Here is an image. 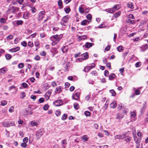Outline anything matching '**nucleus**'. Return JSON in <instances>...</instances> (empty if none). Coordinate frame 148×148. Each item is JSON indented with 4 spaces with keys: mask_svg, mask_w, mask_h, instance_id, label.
<instances>
[{
    "mask_svg": "<svg viewBox=\"0 0 148 148\" xmlns=\"http://www.w3.org/2000/svg\"><path fill=\"white\" fill-rule=\"evenodd\" d=\"M62 35L60 34L59 36L58 35L53 36L50 38V39L53 42L52 43V45H54L56 44H57L60 41V39L61 38Z\"/></svg>",
    "mask_w": 148,
    "mask_h": 148,
    "instance_id": "nucleus-1",
    "label": "nucleus"
},
{
    "mask_svg": "<svg viewBox=\"0 0 148 148\" xmlns=\"http://www.w3.org/2000/svg\"><path fill=\"white\" fill-rule=\"evenodd\" d=\"M127 133H124L122 134H120L115 136V138L116 139H123L126 137Z\"/></svg>",
    "mask_w": 148,
    "mask_h": 148,
    "instance_id": "nucleus-2",
    "label": "nucleus"
},
{
    "mask_svg": "<svg viewBox=\"0 0 148 148\" xmlns=\"http://www.w3.org/2000/svg\"><path fill=\"white\" fill-rule=\"evenodd\" d=\"M45 12L44 11L40 12L38 14V20L40 21L42 19L45 15Z\"/></svg>",
    "mask_w": 148,
    "mask_h": 148,
    "instance_id": "nucleus-3",
    "label": "nucleus"
},
{
    "mask_svg": "<svg viewBox=\"0 0 148 148\" xmlns=\"http://www.w3.org/2000/svg\"><path fill=\"white\" fill-rule=\"evenodd\" d=\"M52 90H49L45 93V98L47 101L49 99L50 96L52 93Z\"/></svg>",
    "mask_w": 148,
    "mask_h": 148,
    "instance_id": "nucleus-4",
    "label": "nucleus"
},
{
    "mask_svg": "<svg viewBox=\"0 0 148 148\" xmlns=\"http://www.w3.org/2000/svg\"><path fill=\"white\" fill-rule=\"evenodd\" d=\"M43 134V133L42 131L41 130H39L37 132L36 136L37 138L39 139Z\"/></svg>",
    "mask_w": 148,
    "mask_h": 148,
    "instance_id": "nucleus-5",
    "label": "nucleus"
},
{
    "mask_svg": "<svg viewBox=\"0 0 148 148\" xmlns=\"http://www.w3.org/2000/svg\"><path fill=\"white\" fill-rule=\"evenodd\" d=\"M62 101L60 100H58L55 101L53 102V104L56 106H60L62 103Z\"/></svg>",
    "mask_w": 148,
    "mask_h": 148,
    "instance_id": "nucleus-6",
    "label": "nucleus"
},
{
    "mask_svg": "<svg viewBox=\"0 0 148 148\" xmlns=\"http://www.w3.org/2000/svg\"><path fill=\"white\" fill-rule=\"evenodd\" d=\"M20 49L19 47H16L13 48L9 50V51L12 52H15L18 51Z\"/></svg>",
    "mask_w": 148,
    "mask_h": 148,
    "instance_id": "nucleus-7",
    "label": "nucleus"
},
{
    "mask_svg": "<svg viewBox=\"0 0 148 148\" xmlns=\"http://www.w3.org/2000/svg\"><path fill=\"white\" fill-rule=\"evenodd\" d=\"M79 93L76 92L75 94L73 95L72 98L73 99L75 100H78L79 99Z\"/></svg>",
    "mask_w": 148,
    "mask_h": 148,
    "instance_id": "nucleus-8",
    "label": "nucleus"
},
{
    "mask_svg": "<svg viewBox=\"0 0 148 148\" xmlns=\"http://www.w3.org/2000/svg\"><path fill=\"white\" fill-rule=\"evenodd\" d=\"M82 59H86L88 57V56L87 53H86L81 55Z\"/></svg>",
    "mask_w": 148,
    "mask_h": 148,
    "instance_id": "nucleus-9",
    "label": "nucleus"
},
{
    "mask_svg": "<svg viewBox=\"0 0 148 148\" xmlns=\"http://www.w3.org/2000/svg\"><path fill=\"white\" fill-rule=\"evenodd\" d=\"M68 16L66 15V16H64L62 18V20L61 21H64L65 23H66V22L68 21Z\"/></svg>",
    "mask_w": 148,
    "mask_h": 148,
    "instance_id": "nucleus-10",
    "label": "nucleus"
},
{
    "mask_svg": "<svg viewBox=\"0 0 148 148\" xmlns=\"http://www.w3.org/2000/svg\"><path fill=\"white\" fill-rule=\"evenodd\" d=\"M127 5L128 7L133 9L134 8V7L133 3H132L130 2L127 4Z\"/></svg>",
    "mask_w": 148,
    "mask_h": 148,
    "instance_id": "nucleus-11",
    "label": "nucleus"
},
{
    "mask_svg": "<svg viewBox=\"0 0 148 148\" xmlns=\"http://www.w3.org/2000/svg\"><path fill=\"white\" fill-rule=\"evenodd\" d=\"M7 71L6 68H3L0 69V73H5Z\"/></svg>",
    "mask_w": 148,
    "mask_h": 148,
    "instance_id": "nucleus-12",
    "label": "nucleus"
},
{
    "mask_svg": "<svg viewBox=\"0 0 148 148\" xmlns=\"http://www.w3.org/2000/svg\"><path fill=\"white\" fill-rule=\"evenodd\" d=\"M81 138L84 140V142H86L88 140V138L86 135H85L81 137Z\"/></svg>",
    "mask_w": 148,
    "mask_h": 148,
    "instance_id": "nucleus-13",
    "label": "nucleus"
},
{
    "mask_svg": "<svg viewBox=\"0 0 148 148\" xmlns=\"http://www.w3.org/2000/svg\"><path fill=\"white\" fill-rule=\"evenodd\" d=\"M92 45V44L90 42H86L85 45V47L87 48H89L91 47Z\"/></svg>",
    "mask_w": 148,
    "mask_h": 148,
    "instance_id": "nucleus-14",
    "label": "nucleus"
},
{
    "mask_svg": "<svg viewBox=\"0 0 148 148\" xmlns=\"http://www.w3.org/2000/svg\"><path fill=\"white\" fill-rule=\"evenodd\" d=\"M68 50V48L66 46H65L62 48V51L64 53H66L67 52Z\"/></svg>",
    "mask_w": 148,
    "mask_h": 148,
    "instance_id": "nucleus-15",
    "label": "nucleus"
},
{
    "mask_svg": "<svg viewBox=\"0 0 148 148\" xmlns=\"http://www.w3.org/2000/svg\"><path fill=\"white\" fill-rule=\"evenodd\" d=\"M107 12L109 13H112L115 12V10L112 8L108 9L107 10Z\"/></svg>",
    "mask_w": 148,
    "mask_h": 148,
    "instance_id": "nucleus-16",
    "label": "nucleus"
},
{
    "mask_svg": "<svg viewBox=\"0 0 148 148\" xmlns=\"http://www.w3.org/2000/svg\"><path fill=\"white\" fill-rule=\"evenodd\" d=\"M121 13V11H119L115 13L114 14V16L115 17V18H116L118 17H119V16H120V15Z\"/></svg>",
    "mask_w": 148,
    "mask_h": 148,
    "instance_id": "nucleus-17",
    "label": "nucleus"
},
{
    "mask_svg": "<svg viewBox=\"0 0 148 148\" xmlns=\"http://www.w3.org/2000/svg\"><path fill=\"white\" fill-rule=\"evenodd\" d=\"M91 69V68H90V66H86L84 70L86 72H88Z\"/></svg>",
    "mask_w": 148,
    "mask_h": 148,
    "instance_id": "nucleus-18",
    "label": "nucleus"
},
{
    "mask_svg": "<svg viewBox=\"0 0 148 148\" xmlns=\"http://www.w3.org/2000/svg\"><path fill=\"white\" fill-rule=\"evenodd\" d=\"M120 8V6L118 4H116L115 5L114 7L112 8L115 10H118Z\"/></svg>",
    "mask_w": 148,
    "mask_h": 148,
    "instance_id": "nucleus-19",
    "label": "nucleus"
},
{
    "mask_svg": "<svg viewBox=\"0 0 148 148\" xmlns=\"http://www.w3.org/2000/svg\"><path fill=\"white\" fill-rule=\"evenodd\" d=\"M110 105L111 106V108H114L116 107L117 104L116 103L113 102L110 104Z\"/></svg>",
    "mask_w": 148,
    "mask_h": 148,
    "instance_id": "nucleus-20",
    "label": "nucleus"
},
{
    "mask_svg": "<svg viewBox=\"0 0 148 148\" xmlns=\"http://www.w3.org/2000/svg\"><path fill=\"white\" fill-rule=\"evenodd\" d=\"M115 75L114 74H112L110 75L109 77V79L110 80H112L113 79L115 78Z\"/></svg>",
    "mask_w": 148,
    "mask_h": 148,
    "instance_id": "nucleus-21",
    "label": "nucleus"
},
{
    "mask_svg": "<svg viewBox=\"0 0 148 148\" xmlns=\"http://www.w3.org/2000/svg\"><path fill=\"white\" fill-rule=\"evenodd\" d=\"M13 10L12 11V13H14L15 12H17L18 10V8L17 7H12Z\"/></svg>",
    "mask_w": 148,
    "mask_h": 148,
    "instance_id": "nucleus-22",
    "label": "nucleus"
},
{
    "mask_svg": "<svg viewBox=\"0 0 148 148\" xmlns=\"http://www.w3.org/2000/svg\"><path fill=\"white\" fill-rule=\"evenodd\" d=\"M88 22L89 23V21L87 20H84L82 22L81 25H85Z\"/></svg>",
    "mask_w": 148,
    "mask_h": 148,
    "instance_id": "nucleus-23",
    "label": "nucleus"
},
{
    "mask_svg": "<svg viewBox=\"0 0 148 148\" xmlns=\"http://www.w3.org/2000/svg\"><path fill=\"white\" fill-rule=\"evenodd\" d=\"M2 124L3 126L4 127H9V125L8 124V122H3L2 123Z\"/></svg>",
    "mask_w": 148,
    "mask_h": 148,
    "instance_id": "nucleus-24",
    "label": "nucleus"
},
{
    "mask_svg": "<svg viewBox=\"0 0 148 148\" xmlns=\"http://www.w3.org/2000/svg\"><path fill=\"white\" fill-rule=\"evenodd\" d=\"M127 23H130L131 24H133L135 22V21L134 20H132L130 19H128L127 21Z\"/></svg>",
    "mask_w": 148,
    "mask_h": 148,
    "instance_id": "nucleus-25",
    "label": "nucleus"
},
{
    "mask_svg": "<svg viewBox=\"0 0 148 148\" xmlns=\"http://www.w3.org/2000/svg\"><path fill=\"white\" fill-rule=\"evenodd\" d=\"M5 56L6 59L7 60H9L10 59L12 58L11 55L9 54H8L6 55Z\"/></svg>",
    "mask_w": 148,
    "mask_h": 148,
    "instance_id": "nucleus-26",
    "label": "nucleus"
},
{
    "mask_svg": "<svg viewBox=\"0 0 148 148\" xmlns=\"http://www.w3.org/2000/svg\"><path fill=\"white\" fill-rule=\"evenodd\" d=\"M131 140V138L130 136H128L127 138L124 139V140L127 143L129 142Z\"/></svg>",
    "mask_w": 148,
    "mask_h": 148,
    "instance_id": "nucleus-27",
    "label": "nucleus"
},
{
    "mask_svg": "<svg viewBox=\"0 0 148 148\" xmlns=\"http://www.w3.org/2000/svg\"><path fill=\"white\" fill-rule=\"evenodd\" d=\"M123 47L121 46H119L117 47V49L119 51H122L123 50Z\"/></svg>",
    "mask_w": 148,
    "mask_h": 148,
    "instance_id": "nucleus-28",
    "label": "nucleus"
},
{
    "mask_svg": "<svg viewBox=\"0 0 148 148\" xmlns=\"http://www.w3.org/2000/svg\"><path fill=\"white\" fill-rule=\"evenodd\" d=\"M61 114V112L60 110H58L56 112V114L57 116H59Z\"/></svg>",
    "mask_w": 148,
    "mask_h": 148,
    "instance_id": "nucleus-29",
    "label": "nucleus"
},
{
    "mask_svg": "<svg viewBox=\"0 0 148 148\" xmlns=\"http://www.w3.org/2000/svg\"><path fill=\"white\" fill-rule=\"evenodd\" d=\"M74 107L75 109L77 110L78 109L79 107V104L77 103H75L74 104Z\"/></svg>",
    "mask_w": 148,
    "mask_h": 148,
    "instance_id": "nucleus-30",
    "label": "nucleus"
},
{
    "mask_svg": "<svg viewBox=\"0 0 148 148\" xmlns=\"http://www.w3.org/2000/svg\"><path fill=\"white\" fill-rule=\"evenodd\" d=\"M67 115L66 114H64L62 116L61 119L62 120L66 119L67 118Z\"/></svg>",
    "mask_w": 148,
    "mask_h": 148,
    "instance_id": "nucleus-31",
    "label": "nucleus"
},
{
    "mask_svg": "<svg viewBox=\"0 0 148 148\" xmlns=\"http://www.w3.org/2000/svg\"><path fill=\"white\" fill-rule=\"evenodd\" d=\"M110 93L112 94V96H114L116 95V92L113 90H110Z\"/></svg>",
    "mask_w": 148,
    "mask_h": 148,
    "instance_id": "nucleus-32",
    "label": "nucleus"
},
{
    "mask_svg": "<svg viewBox=\"0 0 148 148\" xmlns=\"http://www.w3.org/2000/svg\"><path fill=\"white\" fill-rule=\"evenodd\" d=\"M56 92H57V93H60L61 91V87L59 86L58 87L56 88Z\"/></svg>",
    "mask_w": 148,
    "mask_h": 148,
    "instance_id": "nucleus-33",
    "label": "nucleus"
},
{
    "mask_svg": "<svg viewBox=\"0 0 148 148\" xmlns=\"http://www.w3.org/2000/svg\"><path fill=\"white\" fill-rule=\"evenodd\" d=\"M25 93L24 92H23L21 93L20 98L21 99H23L25 97Z\"/></svg>",
    "mask_w": 148,
    "mask_h": 148,
    "instance_id": "nucleus-34",
    "label": "nucleus"
},
{
    "mask_svg": "<svg viewBox=\"0 0 148 148\" xmlns=\"http://www.w3.org/2000/svg\"><path fill=\"white\" fill-rule=\"evenodd\" d=\"M141 65V62H138L135 64V66L136 67H139Z\"/></svg>",
    "mask_w": 148,
    "mask_h": 148,
    "instance_id": "nucleus-35",
    "label": "nucleus"
},
{
    "mask_svg": "<svg viewBox=\"0 0 148 148\" xmlns=\"http://www.w3.org/2000/svg\"><path fill=\"white\" fill-rule=\"evenodd\" d=\"M24 65L23 63H19L18 65V67L19 68L21 69L23 67Z\"/></svg>",
    "mask_w": 148,
    "mask_h": 148,
    "instance_id": "nucleus-36",
    "label": "nucleus"
},
{
    "mask_svg": "<svg viewBox=\"0 0 148 148\" xmlns=\"http://www.w3.org/2000/svg\"><path fill=\"white\" fill-rule=\"evenodd\" d=\"M1 105L3 106H5L7 103V101L5 100H3L1 101Z\"/></svg>",
    "mask_w": 148,
    "mask_h": 148,
    "instance_id": "nucleus-37",
    "label": "nucleus"
},
{
    "mask_svg": "<svg viewBox=\"0 0 148 148\" xmlns=\"http://www.w3.org/2000/svg\"><path fill=\"white\" fill-rule=\"evenodd\" d=\"M49 107V106L48 104H46L44 105L43 107V109L44 110H47Z\"/></svg>",
    "mask_w": 148,
    "mask_h": 148,
    "instance_id": "nucleus-38",
    "label": "nucleus"
},
{
    "mask_svg": "<svg viewBox=\"0 0 148 148\" xmlns=\"http://www.w3.org/2000/svg\"><path fill=\"white\" fill-rule=\"evenodd\" d=\"M0 22L1 23H4L6 22V20L3 18H1L0 19Z\"/></svg>",
    "mask_w": 148,
    "mask_h": 148,
    "instance_id": "nucleus-39",
    "label": "nucleus"
},
{
    "mask_svg": "<svg viewBox=\"0 0 148 148\" xmlns=\"http://www.w3.org/2000/svg\"><path fill=\"white\" fill-rule=\"evenodd\" d=\"M31 124L33 126H37L38 125L37 123L34 121H32Z\"/></svg>",
    "mask_w": 148,
    "mask_h": 148,
    "instance_id": "nucleus-40",
    "label": "nucleus"
},
{
    "mask_svg": "<svg viewBox=\"0 0 148 148\" xmlns=\"http://www.w3.org/2000/svg\"><path fill=\"white\" fill-rule=\"evenodd\" d=\"M23 23V21L21 20H18L16 22V23L18 25H22Z\"/></svg>",
    "mask_w": 148,
    "mask_h": 148,
    "instance_id": "nucleus-41",
    "label": "nucleus"
},
{
    "mask_svg": "<svg viewBox=\"0 0 148 148\" xmlns=\"http://www.w3.org/2000/svg\"><path fill=\"white\" fill-rule=\"evenodd\" d=\"M86 18L87 19L89 20H90L91 19L92 17L91 14H88L86 16Z\"/></svg>",
    "mask_w": 148,
    "mask_h": 148,
    "instance_id": "nucleus-42",
    "label": "nucleus"
},
{
    "mask_svg": "<svg viewBox=\"0 0 148 148\" xmlns=\"http://www.w3.org/2000/svg\"><path fill=\"white\" fill-rule=\"evenodd\" d=\"M87 38V36L86 35H83V36H81L79 37V38L80 39H86Z\"/></svg>",
    "mask_w": 148,
    "mask_h": 148,
    "instance_id": "nucleus-43",
    "label": "nucleus"
},
{
    "mask_svg": "<svg viewBox=\"0 0 148 148\" xmlns=\"http://www.w3.org/2000/svg\"><path fill=\"white\" fill-rule=\"evenodd\" d=\"M28 45L30 47H32L33 46V43L32 42H29L28 44Z\"/></svg>",
    "mask_w": 148,
    "mask_h": 148,
    "instance_id": "nucleus-44",
    "label": "nucleus"
},
{
    "mask_svg": "<svg viewBox=\"0 0 148 148\" xmlns=\"http://www.w3.org/2000/svg\"><path fill=\"white\" fill-rule=\"evenodd\" d=\"M79 11L81 13H83L84 11V9L82 7H79Z\"/></svg>",
    "mask_w": 148,
    "mask_h": 148,
    "instance_id": "nucleus-45",
    "label": "nucleus"
},
{
    "mask_svg": "<svg viewBox=\"0 0 148 148\" xmlns=\"http://www.w3.org/2000/svg\"><path fill=\"white\" fill-rule=\"evenodd\" d=\"M91 74L92 75L97 76V75L96 71H93L91 73Z\"/></svg>",
    "mask_w": 148,
    "mask_h": 148,
    "instance_id": "nucleus-46",
    "label": "nucleus"
},
{
    "mask_svg": "<svg viewBox=\"0 0 148 148\" xmlns=\"http://www.w3.org/2000/svg\"><path fill=\"white\" fill-rule=\"evenodd\" d=\"M128 18H132L133 19H134V15L132 14H129L128 16Z\"/></svg>",
    "mask_w": 148,
    "mask_h": 148,
    "instance_id": "nucleus-47",
    "label": "nucleus"
},
{
    "mask_svg": "<svg viewBox=\"0 0 148 148\" xmlns=\"http://www.w3.org/2000/svg\"><path fill=\"white\" fill-rule=\"evenodd\" d=\"M21 44L23 46L26 47L27 46V43L25 41H24L21 42Z\"/></svg>",
    "mask_w": 148,
    "mask_h": 148,
    "instance_id": "nucleus-48",
    "label": "nucleus"
},
{
    "mask_svg": "<svg viewBox=\"0 0 148 148\" xmlns=\"http://www.w3.org/2000/svg\"><path fill=\"white\" fill-rule=\"evenodd\" d=\"M84 114L86 116H90V113L88 111H86L84 112Z\"/></svg>",
    "mask_w": 148,
    "mask_h": 148,
    "instance_id": "nucleus-49",
    "label": "nucleus"
},
{
    "mask_svg": "<svg viewBox=\"0 0 148 148\" xmlns=\"http://www.w3.org/2000/svg\"><path fill=\"white\" fill-rule=\"evenodd\" d=\"M142 47L143 49H144L145 50L146 49H147L148 48V46L147 44H145L144 45L143 47Z\"/></svg>",
    "mask_w": 148,
    "mask_h": 148,
    "instance_id": "nucleus-50",
    "label": "nucleus"
},
{
    "mask_svg": "<svg viewBox=\"0 0 148 148\" xmlns=\"http://www.w3.org/2000/svg\"><path fill=\"white\" fill-rule=\"evenodd\" d=\"M58 5L60 7H61L62 5V2L61 0H59L58 2Z\"/></svg>",
    "mask_w": 148,
    "mask_h": 148,
    "instance_id": "nucleus-51",
    "label": "nucleus"
},
{
    "mask_svg": "<svg viewBox=\"0 0 148 148\" xmlns=\"http://www.w3.org/2000/svg\"><path fill=\"white\" fill-rule=\"evenodd\" d=\"M14 107L13 106H12L9 108V111L10 112H12L14 111Z\"/></svg>",
    "mask_w": 148,
    "mask_h": 148,
    "instance_id": "nucleus-52",
    "label": "nucleus"
},
{
    "mask_svg": "<svg viewBox=\"0 0 148 148\" xmlns=\"http://www.w3.org/2000/svg\"><path fill=\"white\" fill-rule=\"evenodd\" d=\"M8 124L9 125V127L12 126H14L15 125L14 123V122H10L9 123H8Z\"/></svg>",
    "mask_w": 148,
    "mask_h": 148,
    "instance_id": "nucleus-53",
    "label": "nucleus"
},
{
    "mask_svg": "<svg viewBox=\"0 0 148 148\" xmlns=\"http://www.w3.org/2000/svg\"><path fill=\"white\" fill-rule=\"evenodd\" d=\"M70 11V9L69 8H67L65 9V12L67 14L69 13Z\"/></svg>",
    "mask_w": 148,
    "mask_h": 148,
    "instance_id": "nucleus-54",
    "label": "nucleus"
},
{
    "mask_svg": "<svg viewBox=\"0 0 148 148\" xmlns=\"http://www.w3.org/2000/svg\"><path fill=\"white\" fill-rule=\"evenodd\" d=\"M45 99L43 98H41L39 99V101L40 103H42L44 102Z\"/></svg>",
    "mask_w": 148,
    "mask_h": 148,
    "instance_id": "nucleus-55",
    "label": "nucleus"
},
{
    "mask_svg": "<svg viewBox=\"0 0 148 148\" xmlns=\"http://www.w3.org/2000/svg\"><path fill=\"white\" fill-rule=\"evenodd\" d=\"M131 116L132 117H134L136 116L135 113L134 112H131Z\"/></svg>",
    "mask_w": 148,
    "mask_h": 148,
    "instance_id": "nucleus-56",
    "label": "nucleus"
},
{
    "mask_svg": "<svg viewBox=\"0 0 148 148\" xmlns=\"http://www.w3.org/2000/svg\"><path fill=\"white\" fill-rule=\"evenodd\" d=\"M21 145L22 147H26L27 146V145L25 143H23L21 144Z\"/></svg>",
    "mask_w": 148,
    "mask_h": 148,
    "instance_id": "nucleus-57",
    "label": "nucleus"
},
{
    "mask_svg": "<svg viewBox=\"0 0 148 148\" xmlns=\"http://www.w3.org/2000/svg\"><path fill=\"white\" fill-rule=\"evenodd\" d=\"M28 138L27 137H25L23 140V143H26L28 141Z\"/></svg>",
    "mask_w": 148,
    "mask_h": 148,
    "instance_id": "nucleus-58",
    "label": "nucleus"
},
{
    "mask_svg": "<svg viewBox=\"0 0 148 148\" xmlns=\"http://www.w3.org/2000/svg\"><path fill=\"white\" fill-rule=\"evenodd\" d=\"M13 38V36L12 35H9L6 38L8 40V39H12Z\"/></svg>",
    "mask_w": 148,
    "mask_h": 148,
    "instance_id": "nucleus-59",
    "label": "nucleus"
},
{
    "mask_svg": "<svg viewBox=\"0 0 148 148\" xmlns=\"http://www.w3.org/2000/svg\"><path fill=\"white\" fill-rule=\"evenodd\" d=\"M110 48V46L108 45L107 47H106L105 48V50L106 51H109Z\"/></svg>",
    "mask_w": 148,
    "mask_h": 148,
    "instance_id": "nucleus-60",
    "label": "nucleus"
},
{
    "mask_svg": "<svg viewBox=\"0 0 148 148\" xmlns=\"http://www.w3.org/2000/svg\"><path fill=\"white\" fill-rule=\"evenodd\" d=\"M36 11V9L34 7H33L32 8V11L33 13H35Z\"/></svg>",
    "mask_w": 148,
    "mask_h": 148,
    "instance_id": "nucleus-61",
    "label": "nucleus"
},
{
    "mask_svg": "<svg viewBox=\"0 0 148 148\" xmlns=\"http://www.w3.org/2000/svg\"><path fill=\"white\" fill-rule=\"evenodd\" d=\"M22 85L23 87L25 88H26L27 87L28 85L27 84L25 83H23L22 84Z\"/></svg>",
    "mask_w": 148,
    "mask_h": 148,
    "instance_id": "nucleus-62",
    "label": "nucleus"
},
{
    "mask_svg": "<svg viewBox=\"0 0 148 148\" xmlns=\"http://www.w3.org/2000/svg\"><path fill=\"white\" fill-rule=\"evenodd\" d=\"M31 98L33 99L34 100H35L36 98V96L34 95H32L31 96Z\"/></svg>",
    "mask_w": 148,
    "mask_h": 148,
    "instance_id": "nucleus-63",
    "label": "nucleus"
},
{
    "mask_svg": "<svg viewBox=\"0 0 148 148\" xmlns=\"http://www.w3.org/2000/svg\"><path fill=\"white\" fill-rule=\"evenodd\" d=\"M40 54L42 56H44L46 55V53L45 51H43L40 53Z\"/></svg>",
    "mask_w": 148,
    "mask_h": 148,
    "instance_id": "nucleus-64",
    "label": "nucleus"
}]
</instances>
